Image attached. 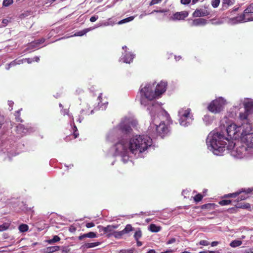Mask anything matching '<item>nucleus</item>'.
Returning <instances> with one entry per match:
<instances>
[{"label":"nucleus","mask_w":253,"mask_h":253,"mask_svg":"<svg viewBox=\"0 0 253 253\" xmlns=\"http://www.w3.org/2000/svg\"><path fill=\"white\" fill-rule=\"evenodd\" d=\"M152 145V140L147 135H136L129 141V149L136 155L145 152Z\"/></svg>","instance_id":"nucleus-1"},{"label":"nucleus","mask_w":253,"mask_h":253,"mask_svg":"<svg viewBox=\"0 0 253 253\" xmlns=\"http://www.w3.org/2000/svg\"><path fill=\"white\" fill-rule=\"evenodd\" d=\"M226 141L229 142L224 135L218 132L213 133L209 141L213 153L216 155H221L225 150Z\"/></svg>","instance_id":"nucleus-2"},{"label":"nucleus","mask_w":253,"mask_h":253,"mask_svg":"<svg viewBox=\"0 0 253 253\" xmlns=\"http://www.w3.org/2000/svg\"><path fill=\"white\" fill-rule=\"evenodd\" d=\"M155 83L147 84L144 87L141 86L140 93L141 95L140 103L141 104L146 106L148 104L146 100L148 101H152L157 97L154 90Z\"/></svg>","instance_id":"nucleus-3"},{"label":"nucleus","mask_w":253,"mask_h":253,"mask_svg":"<svg viewBox=\"0 0 253 253\" xmlns=\"http://www.w3.org/2000/svg\"><path fill=\"white\" fill-rule=\"evenodd\" d=\"M179 115L180 117L179 123L183 126H188L194 119L191 114V110L190 108L181 109L179 111Z\"/></svg>","instance_id":"nucleus-4"},{"label":"nucleus","mask_w":253,"mask_h":253,"mask_svg":"<svg viewBox=\"0 0 253 253\" xmlns=\"http://www.w3.org/2000/svg\"><path fill=\"white\" fill-rule=\"evenodd\" d=\"M252 190L250 188H248L247 190L242 189L235 193L225 194L224 195L223 198H235L237 197V199L234 202L238 203L241 201L246 200L247 198H248L249 197V194H250L252 192Z\"/></svg>","instance_id":"nucleus-5"},{"label":"nucleus","mask_w":253,"mask_h":253,"mask_svg":"<svg viewBox=\"0 0 253 253\" xmlns=\"http://www.w3.org/2000/svg\"><path fill=\"white\" fill-rule=\"evenodd\" d=\"M224 105V100L221 98H218L212 100L208 105L207 109L210 112L217 114L223 110Z\"/></svg>","instance_id":"nucleus-6"},{"label":"nucleus","mask_w":253,"mask_h":253,"mask_svg":"<svg viewBox=\"0 0 253 253\" xmlns=\"http://www.w3.org/2000/svg\"><path fill=\"white\" fill-rule=\"evenodd\" d=\"M238 20L243 22L253 21V3L250 4L244 13L237 17Z\"/></svg>","instance_id":"nucleus-7"},{"label":"nucleus","mask_w":253,"mask_h":253,"mask_svg":"<svg viewBox=\"0 0 253 253\" xmlns=\"http://www.w3.org/2000/svg\"><path fill=\"white\" fill-rule=\"evenodd\" d=\"M249 132L248 129L243 130L242 132V141L248 147H253V133Z\"/></svg>","instance_id":"nucleus-8"},{"label":"nucleus","mask_w":253,"mask_h":253,"mask_svg":"<svg viewBox=\"0 0 253 253\" xmlns=\"http://www.w3.org/2000/svg\"><path fill=\"white\" fill-rule=\"evenodd\" d=\"M156 130L158 135L162 137H163L169 132L168 126L164 122H162L159 125L156 126Z\"/></svg>","instance_id":"nucleus-9"},{"label":"nucleus","mask_w":253,"mask_h":253,"mask_svg":"<svg viewBox=\"0 0 253 253\" xmlns=\"http://www.w3.org/2000/svg\"><path fill=\"white\" fill-rule=\"evenodd\" d=\"M167 86V83L163 81L158 84L156 86H155L154 90L157 97L160 96L163 93H164L166 91Z\"/></svg>","instance_id":"nucleus-10"},{"label":"nucleus","mask_w":253,"mask_h":253,"mask_svg":"<svg viewBox=\"0 0 253 253\" xmlns=\"http://www.w3.org/2000/svg\"><path fill=\"white\" fill-rule=\"evenodd\" d=\"M188 12L186 11L177 12L172 15L170 19L173 21L184 20L188 16Z\"/></svg>","instance_id":"nucleus-11"},{"label":"nucleus","mask_w":253,"mask_h":253,"mask_svg":"<svg viewBox=\"0 0 253 253\" xmlns=\"http://www.w3.org/2000/svg\"><path fill=\"white\" fill-rule=\"evenodd\" d=\"M210 12L206 9H196L193 13L192 16L194 17H204L210 15Z\"/></svg>","instance_id":"nucleus-12"},{"label":"nucleus","mask_w":253,"mask_h":253,"mask_svg":"<svg viewBox=\"0 0 253 253\" xmlns=\"http://www.w3.org/2000/svg\"><path fill=\"white\" fill-rule=\"evenodd\" d=\"M241 127H238L235 124H231L227 127V132L230 136H234L239 131V128H241Z\"/></svg>","instance_id":"nucleus-13"},{"label":"nucleus","mask_w":253,"mask_h":253,"mask_svg":"<svg viewBox=\"0 0 253 253\" xmlns=\"http://www.w3.org/2000/svg\"><path fill=\"white\" fill-rule=\"evenodd\" d=\"M250 115V114L244 112V113H240L239 115V118L240 120L246 122L247 123L246 124V129H248L249 131H250L251 130V126L250 124L248 123V116Z\"/></svg>","instance_id":"nucleus-14"},{"label":"nucleus","mask_w":253,"mask_h":253,"mask_svg":"<svg viewBox=\"0 0 253 253\" xmlns=\"http://www.w3.org/2000/svg\"><path fill=\"white\" fill-rule=\"evenodd\" d=\"M119 129L124 134H129L132 130L129 125L124 124L120 125Z\"/></svg>","instance_id":"nucleus-15"},{"label":"nucleus","mask_w":253,"mask_h":253,"mask_svg":"<svg viewBox=\"0 0 253 253\" xmlns=\"http://www.w3.org/2000/svg\"><path fill=\"white\" fill-rule=\"evenodd\" d=\"M235 206L236 208H232L228 209L230 212L233 213L236 212V208L249 209L251 207L250 204L248 203L243 204H238Z\"/></svg>","instance_id":"nucleus-16"},{"label":"nucleus","mask_w":253,"mask_h":253,"mask_svg":"<svg viewBox=\"0 0 253 253\" xmlns=\"http://www.w3.org/2000/svg\"><path fill=\"white\" fill-rule=\"evenodd\" d=\"M245 111L251 114L253 113V102L247 101L244 103Z\"/></svg>","instance_id":"nucleus-17"},{"label":"nucleus","mask_w":253,"mask_h":253,"mask_svg":"<svg viewBox=\"0 0 253 253\" xmlns=\"http://www.w3.org/2000/svg\"><path fill=\"white\" fill-rule=\"evenodd\" d=\"M207 23V20L203 18H198L193 20L192 26H198L200 25H205Z\"/></svg>","instance_id":"nucleus-18"},{"label":"nucleus","mask_w":253,"mask_h":253,"mask_svg":"<svg viewBox=\"0 0 253 253\" xmlns=\"http://www.w3.org/2000/svg\"><path fill=\"white\" fill-rule=\"evenodd\" d=\"M236 0H222V7L223 9H227L229 6L233 5Z\"/></svg>","instance_id":"nucleus-19"},{"label":"nucleus","mask_w":253,"mask_h":253,"mask_svg":"<svg viewBox=\"0 0 253 253\" xmlns=\"http://www.w3.org/2000/svg\"><path fill=\"white\" fill-rule=\"evenodd\" d=\"M115 147L116 151L118 153H122L126 150L125 146L123 142H119L116 143Z\"/></svg>","instance_id":"nucleus-20"},{"label":"nucleus","mask_w":253,"mask_h":253,"mask_svg":"<svg viewBox=\"0 0 253 253\" xmlns=\"http://www.w3.org/2000/svg\"><path fill=\"white\" fill-rule=\"evenodd\" d=\"M96 237V234L93 232H90L89 233L83 234L80 236L78 238L80 240H82L85 238H93Z\"/></svg>","instance_id":"nucleus-21"},{"label":"nucleus","mask_w":253,"mask_h":253,"mask_svg":"<svg viewBox=\"0 0 253 253\" xmlns=\"http://www.w3.org/2000/svg\"><path fill=\"white\" fill-rule=\"evenodd\" d=\"M74 132L72 134H70L69 136H67L66 137V141H68L70 140L69 138L72 137L74 139L77 138L79 136V133L78 131V129L75 125H74V127L73 128Z\"/></svg>","instance_id":"nucleus-22"},{"label":"nucleus","mask_w":253,"mask_h":253,"mask_svg":"<svg viewBox=\"0 0 253 253\" xmlns=\"http://www.w3.org/2000/svg\"><path fill=\"white\" fill-rule=\"evenodd\" d=\"M117 227V226L108 225L106 227H102V230L104 232V233L106 234L107 233L112 232Z\"/></svg>","instance_id":"nucleus-23"},{"label":"nucleus","mask_w":253,"mask_h":253,"mask_svg":"<svg viewBox=\"0 0 253 253\" xmlns=\"http://www.w3.org/2000/svg\"><path fill=\"white\" fill-rule=\"evenodd\" d=\"M60 250L59 246H51L45 249V252L47 253H52Z\"/></svg>","instance_id":"nucleus-24"},{"label":"nucleus","mask_w":253,"mask_h":253,"mask_svg":"<svg viewBox=\"0 0 253 253\" xmlns=\"http://www.w3.org/2000/svg\"><path fill=\"white\" fill-rule=\"evenodd\" d=\"M149 229L153 232H158L161 230V227L158 226L155 224H151L149 225Z\"/></svg>","instance_id":"nucleus-25"},{"label":"nucleus","mask_w":253,"mask_h":253,"mask_svg":"<svg viewBox=\"0 0 253 253\" xmlns=\"http://www.w3.org/2000/svg\"><path fill=\"white\" fill-rule=\"evenodd\" d=\"M45 42V39L42 38L41 39L35 41L31 43L32 46L33 47H38L41 44Z\"/></svg>","instance_id":"nucleus-26"},{"label":"nucleus","mask_w":253,"mask_h":253,"mask_svg":"<svg viewBox=\"0 0 253 253\" xmlns=\"http://www.w3.org/2000/svg\"><path fill=\"white\" fill-rule=\"evenodd\" d=\"M60 240L61 239L58 236L55 235L53 236L52 239L48 240L46 242L49 244H52L59 242Z\"/></svg>","instance_id":"nucleus-27"},{"label":"nucleus","mask_w":253,"mask_h":253,"mask_svg":"<svg viewBox=\"0 0 253 253\" xmlns=\"http://www.w3.org/2000/svg\"><path fill=\"white\" fill-rule=\"evenodd\" d=\"M242 244V242L241 241L234 240L230 243V246L233 248H236L241 246Z\"/></svg>","instance_id":"nucleus-28"},{"label":"nucleus","mask_w":253,"mask_h":253,"mask_svg":"<svg viewBox=\"0 0 253 253\" xmlns=\"http://www.w3.org/2000/svg\"><path fill=\"white\" fill-rule=\"evenodd\" d=\"M246 148L243 146L236 148V152L239 156H241L243 154L244 152L246 151Z\"/></svg>","instance_id":"nucleus-29"},{"label":"nucleus","mask_w":253,"mask_h":253,"mask_svg":"<svg viewBox=\"0 0 253 253\" xmlns=\"http://www.w3.org/2000/svg\"><path fill=\"white\" fill-rule=\"evenodd\" d=\"M100 244V243L99 242H93V243H87L84 244V246L86 248H94L96 246H97Z\"/></svg>","instance_id":"nucleus-30"},{"label":"nucleus","mask_w":253,"mask_h":253,"mask_svg":"<svg viewBox=\"0 0 253 253\" xmlns=\"http://www.w3.org/2000/svg\"><path fill=\"white\" fill-rule=\"evenodd\" d=\"M133 230L134 228L132 227V226L128 224L126 225V227L122 230V231L123 232L124 234H125L128 233L130 231H133Z\"/></svg>","instance_id":"nucleus-31"},{"label":"nucleus","mask_w":253,"mask_h":253,"mask_svg":"<svg viewBox=\"0 0 253 253\" xmlns=\"http://www.w3.org/2000/svg\"><path fill=\"white\" fill-rule=\"evenodd\" d=\"M18 229L21 232H25L28 230L29 227L27 224H22L19 226Z\"/></svg>","instance_id":"nucleus-32"},{"label":"nucleus","mask_w":253,"mask_h":253,"mask_svg":"<svg viewBox=\"0 0 253 253\" xmlns=\"http://www.w3.org/2000/svg\"><path fill=\"white\" fill-rule=\"evenodd\" d=\"M10 226V223H4L2 225H0V232H2L6 230L9 228Z\"/></svg>","instance_id":"nucleus-33"},{"label":"nucleus","mask_w":253,"mask_h":253,"mask_svg":"<svg viewBox=\"0 0 253 253\" xmlns=\"http://www.w3.org/2000/svg\"><path fill=\"white\" fill-rule=\"evenodd\" d=\"M88 31H89V29H84L82 31L76 32L74 34V36H82L84 35V34H85Z\"/></svg>","instance_id":"nucleus-34"},{"label":"nucleus","mask_w":253,"mask_h":253,"mask_svg":"<svg viewBox=\"0 0 253 253\" xmlns=\"http://www.w3.org/2000/svg\"><path fill=\"white\" fill-rule=\"evenodd\" d=\"M124 62L126 63H130L133 59L132 55L129 54H126L124 57Z\"/></svg>","instance_id":"nucleus-35"},{"label":"nucleus","mask_w":253,"mask_h":253,"mask_svg":"<svg viewBox=\"0 0 253 253\" xmlns=\"http://www.w3.org/2000/svg\"><path fill=\"white\" fill-rule=\"evenodd\" d=\"M142 236V232L140 230H137L134 234V238L136 240H139Z\"/></svg>","instance_id":"nucleus-36"},{"label":"nucleus","mask_w":253,"mask_h":253,"mask_svg":"<svg viewBox=\"0 0 253 253\" xmlns=\"http://www.w3.org/2000/svg\"><path fill=\"white\" fill-rule=\"evenodd\" d=\"M112 235L116 238H120L121 237L124 235L123 232L122 231H115L114 232Z\"/></svg>","instance_id":"nucleus-37"},{"label":"nucleus","mask_w":253,"mask_h":253,"mask_svg":"<svg viewBox=\"0 0 253 253\" xmlns=\"http://www.w3.org/2000/svg\"><path fill=\"white\" fill-rule=\"evenodd\" d=\"M232 201L230 200H222L219 202V204L221 206H225L230 204Z\"/></svg>","instance_id":"nucleus-38"},{"label":"nucleus","mask_w":253,"mask_h":253,"mask_svg":"<svg viewBox=\"0 0 253 253\" xmlns=\"http://www.w3.org/2000/svg\"><path fill=\"white\" fill-rule=\"evenodd\" d=\"M203 198V196L201 194H197L194 198V200L196 202L201 201Z\"/></svg>","instance_id":"nucleus-39"},{"label":"nucleus","mask_w":253,"mask_h":253,"mask_svg":"<svg viewBox=\"0 0 253 253\" xmlns=\"http://www.w3.org/2000/svg\"><path fill=\"white\" fill-rule=\"evenodd\" d=\"M220 2V0H212L211 1V5L214 8H216L218 6Z\"/></svg>","instance_id":"nucleus-40"},{"label":"nucleus","mask_w":253,"mask_h":253,"mask_svg":"<svg viewBox=\"0 0 253 253\" xmlns=\"http://www.w3.org/2000/svg\"><path fill=\"white\" fill-rule=\"evenodd\" d=\"M213 207V204H206L201 206L202 209H211Z\"/></svg>","instance_id":"nucleus-41"},{"label":"nucleus","mask_w":253,"mask_h":253,"mask_svg":"<svg viewBox=\"0 0 253 253\" xmlns=\"http://www.w3.org/2000/svg\"><path fill=\"white\" fill-rule=\"evenodd\" d=\"M15 119L16 121L22 122V120L20 117V110L15 112Z\"/></svg>","instance_id":"nucleus-42"},{"label":"nucleus","mask_w":253,"mask_h":253,"mask_svg":"<svg viewBox=\"0 0 253 253\" xmlns=\"http://www.w3.org/2000/svg\"><path fill=\"white\" fill-rule=\"evenodd\" d=\"M13 3V0H3V5L8 6Z\"/></svg>","instance_id":"nucleus-43"},{"label":"nucleus","mask_w":253,"mask_h":253,"mask_svg":"<svg viewBox=\"0 0 253 253\" xmlns=\"http://www.w3.org/2000/svg\"><path fill=\"white\" fill-rule=\"evenodd\" d=\"M235 148V144L233 142L229 143V145L227 146V149L228 150H232Z\"/></svg>","instance_id":"nucleus-44"},{"label":"nucleus","mask_w":253,"mask_h":253,"mask_svg":"<svg viewBox=\"0 0 253 253\" xmlns=\"http://www.w3.org/2000/svg\"><path fill=\"white\" fill-rule=\"evenodd\" d=\"M199 244L203 246H208L210 243L207 240H201L199 242Z\"/></svg>","instance_id":"nucleus-45"},{"label":"nucleus","mask_w":253,"mask_h":253,"mask_svg":"<svg viewBox=\"0 0 253 253\" xmlns=\"http://www.w3.org/2000/svg\"><path fill=\"white\" fill-rule=\"evenodd\" d=\"M133 251L132 250H122L119 253H133Z\"/></svg>","instance_id":"nucleus-46"},{"label":"nucleus","mask_w":253,"mask_h":253,"mask_svg":"<svg viewBox=\"0 0 253 253\" xmlns=\"http://www.w3.org/2000/svg\"><path fill=\"white\" fill-rule=\"evenodd\" d=\"M162 0H152L149 3L150 5H153L154 4H156L159 2H160Z\"/></svg>","instance_id":"nucleus-47"},{"label":"nucleus","mask_w":253,"mask_h":253,"mask_svg":"<svg viewBox=\"0 0 253 253\" xmlns=\"http://www.w3.org/2000/svg\"><path fill=\"white\" fill-rule=\"evenodd\" d=\"M133 19H134L133 16H130V17H129L124 19V20H122V21H123L124 23L127 22L132 21Z\"/></svg>","instance_id":"nucleus-48"},{"label":"nucleus","mask_w":253,"mask_h":253,"mask_svg":"<svg viewBox=\"0 0 253 253\" xmlns=\"http://www.w3.org/2000/svg\"><path fill=\"white\" fill-rule=\"evenodd\" d=\"M176 242V239L174 238H172L169 239L167 243V244H171Z\"/></svg>","instance_id":"nucleus-49"},{"label":"nucleus","mask_w":253,"mask_h":253,"mask_svg":"<svg viewBox=\"0 0 253 253\" xmlns=\"http://www.w3.org/2000/svg\"><path fill=\"white\" fill-rule=\"evenodd\" d=\"M98 16H91L90 17V21L91 22H94L96 20H97L98 19Z\"/></svg>","instance_id":"nucleus-50"},{"label":"nucleus","mask_w":253,"mask_h":253,"mask_svg":"<svg viewBox=\"0 0 253 253\" xmlns=\"http://www.w3.org/2000/svg\"><path fill=\"white\" fill-rule=\"evenodd\" d=\"M191 0H180V2L183 4H188L191 2Z\"/></svg>","instance_id":"nucleus-51"},{"label":"nucleus","mask_w":253,"mask_h":253,"mask_svg":"<svg viewBox=\"0 0 253 253\" xmlns=\"http://www.w3.org/2000/svg\"><path fill=\"white\" fill-rule=\"evenodd\" d=\"M4 119L3 116L0 115V128L2 125L4 123Z\"/></svg>","instance_id":"nucleus-52"},{"label":"nucleus","mask_w":253,"mask_h":253,"mask_svg":"<svg viewBox=\"0 0 253 253\" xmlns=\"http://www.w3.org/2000/svg\"><path fill=\"white\" fill-rule=\"evenodd\" d=\"M94 224L93 222H88L86 224V227L88 228L94 226Z\"/></svg>","instance_id":"nucleus-53"},{"label":"nucleus","mask_w":253,"mask_h":253,"mask_svg":"<svg viewBox=\"0 0 253 253\" xmlns=\"http://www.w3.org/2000/svg\"><path fill=\"white\" fill-rule=\"evenodd\" d=\"M69 251H70V249H68L66 247H63V249L62 250V253H68V252H69Z\"/></svg>","instance_id":"nucleus-54"},{"label":"nucleus","mask_w":253,"mask_h":253,"mask_svg":"<svg viewBox=\"0 0 253 253\" xmlns=\"http://www.w3.org/2000/svg\"><path fill=\"white\" fill-rule=\"evenodd\" d=\"M102 93H100L99 94V95L98 96V99L99 100V103H102V104H105V103H102V101H101V99H102Z\"/></svg>","instance_id":"nucleus-55"},{"label":"nucleus","mask_w":253,"mask_h":253,"mask_svg":"<svg viewBox=\"0 0 253 253\" xmlns=\"http://www.w3.org/2000/svg\"><path fill=\"white\" fill-rule=\"evenodd\" d=\"M8 23V20L7 19H3L2 21V23L3 24V26H6Z\"/></svg>","instance_id":"nucleus-56"},{"label":"nucleus","mask_w":253,"mask_h":253,"mask_svg":"<svg viewBox=\"0 0 253 253\" xmlns=\"http://www.w3.org/2000/svg\"><path fill=\"white\" fill-rule=\"evenodd\" d=\"M173 251V250H166V251H164V252H162L160 253H172Z\"/></svg>","instance_id":"nucleus-57"},{"label":"nucleus","mask_w":253,"mask_h":253,"mask_svg":"<svg viewBox=\"0 0 253 253\" xmlns=\"http://www.w3.org/2000/svg\"><path fill=\"white\" fill-rule=\"evenodd\" d=\"M218 244V242L213 241V242H211V245L212 247H214V246H216V245H217Z\"/></svg>","instance_id":"nucleus-58"},{"label":"nucleus","mask_w":253,"mask_h":253,"mask_svg":"<svg viewBox=\"0 0 253 253\" xmlns=\"http://www.w3.org/2000/svg\"><path fill=\"white\" fill-rule=\"evenodd\" d=\"M137 242V245L138 247L141 246L142 245V242L139 241V240H136Z\"/></svg>","instance_id":"nucleus-59"},{"label":"nucleus","mask_w":253,"mask_h":253,"mask_svg":"<svg viewBox=\"0 0 253 253\" xmlns=\"http://www.w3.org/2000/svg\"><path fill=\"white\" fill-rule=\"evenodd\" d=\"M147 253H157L156 252L153 250V249H151V250H150L149 251H148Z\"/></svg>","instance_id":"nucleus-60"},{"label":"nucleus","mask_w":253,"mask_h":253,"mask_svg":"<svg viewBox=\"0 0 253 253\" xmlns=\"http://www.w3.org/2000/svg\"><path fill=\"white\" fill-rule=\"evenodd\" d=\"M83 91V90L81 89H77L76 90V92L78 93V94H80Z\"/></svg>","instance_id":"nucleus-61"},{"label":"nucleus","mask_w":253,"mask_h":253,"mask_svg":"<svg viewBox=\"0 0 253 253\" xmlns=\"http://www.w3.org/2000/svg\"><path fill=\"white\" fill-rule=\"evenodd\" d=\"M23 127V126L22 125H19L17 126V130H19L20 129H22Z\"/></svg>","instance_id":"nucleus-62"},{"label":"nucleus","mask_w":253,"mask_h":253,"mask_svg":"<svg viewBox=\"0 0 253 253\" xmlns=\"http://www.w3.org/2000/svg\"><path fill=\"white\" fill-rule=\"evenodd\" d=\"M247 253H253V249H249L247 252Z\"/></svg>","instance_id":"nucleus-63"},{"label":"nucleus","mask_w":253,"mask_h":253,"mask_svg":"<svg viewBox=\"0 0 253 253\" xmlns=\"http://www.w3.org/2000/svg\"><path fill=\"white\" fill-rule=\"evenodd\" d=\"M34 59H35V60L36 61H37V62L39 61V60H40L39 57H37V56L35 57H34Z\"/></svg>","instance_id":"nucleus-64"}]
</instances>
